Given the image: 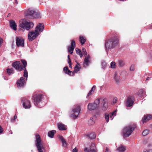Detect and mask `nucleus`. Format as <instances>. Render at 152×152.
Returning <instances> with one entry per match:
<instances>
[{
  "mask_svg": "<svg viewBox=\"0 0 152 152\" xmlns=\"http://www.w3.org/2000/svg\"><path fill=\"white\" fill-rule=\"evenodd\" d=\"M100 106L103 110H106L108 106L107 100L105 98H100L96 99L93 104L89 103L88 105L89 110H92L96 109Z\"/></svg>",
  "mask_w": 152,
  "mask_h": 152,
  "instance_id": "f257e3e1",
  "label": "nucleus"
},
{
  "mask_svg": "<svg viewBox=\"0 0 152 152\" xmlns=\"http://www.w3.org/2000/svg\"><path fill=\"white\" fill-rule=\"evenodd\" d=\"M119 38L118 34L114 33L110 38L105 40V47L107 53L118 45L119 43Z\"/></svg>",
  "mask_w": 152,
  "mask_h": 152,
  "instance_id": "f03ea898",
  "label": "nucleus"
},
{
  "mask_svg": "<svg viewBox=\"0 0 152 152\" xmlns=\"http://www.w3.org/2000/svg\"><path fill=\"white\" fill-rule=\"evenodd\" d=\"M44 29V26L42 23H39L36 27L35 30L29 32L28 38L29 41H32L39 35V32H42Z\"/></svg>",
  "mask_w": 152,
  "mask_h": 152,
  "instance_id": "7ed1b4c3",
  "label": "nucleus"
},
{
  "mask_svg": "<svg viewBox=\"0 0 152 152\" xmlns=\"http://www.w3.org/2000/svg\"><path fill=\"white\" fill-rule=\"evenodd\" d=\"M33 100L35 105L38 107H42L45 105V103L43 100V96L40 93H34L33 96Z\"/></svg>",
  "mask_w": 152,
  "mask_h": 152,
  "instance_id": "20e7f679",
  "label": "nucleus"
},
{
  "mask_svg": "<svg viewBox=\"0 0 152 152\" xmlns=\"http://www.w3.org/2000/svg\"><path fill=\"white\" fill-rule=\"evenodd\" d=\"M33 22H30L26 19H23L20 21L19 26L24 29L29 30L33 28L34 26Z\"/></svg>",
  "mask_w": 152,
  "mask_h": 152,
  "instance_id": "39448f33",
  "label": "nucleus"
},
{
  "mask_svg": "<svg viewBox=\"0 0 152 152\" xmlns=\"http://www.w3.org/2000/svg\"><path fill=\"white\" fill-rule=\"evenodd\" d=\"M135 128V125L133 124L129 125L124 127L122 130V134L124 137H129Z\"/></svg>",
  "mask_w": 152,
  "mask_h": 152,
  "instance_id": "423d86ee",
  "label": "nucleus"
},
{
  "mask_svg": "<svg viewBox=\"0 0 152 152\" xmlns=\"http://www.w3.org/2000/svg\"><path fill=\"white\" fill-rule=\"evenodd\" d=\"M25 15L26 17L31 19L39 18L41 17L39 12H36L31 9L27 10L25 12Z\"/></svg>",
  "mask_w": 152,
  "mask_h": 152,
  "instance_id": "0eeeda50",
  "label": "nucleus"
},
{
  "mask_svg": "<svg viewBox=\"0 0 152 152\" xmlns=\"http://www.w3.org/2000/svg\"><path fill=\"white\" fill-rule=\"evenodd\" d=\"M80 111V108L79 106H75L72 110L70 117L73 119H76L78 117Z\"/></svg>",
  "mask_w": 152,
  "mask_h": 152,
  "instance_id": "6e6552de",
  "label": "nucleus"
},
{
  "mask_svg": "<svg viewBox=\"0 0 152 152\" xmlns=\"http://www.w3.org/2000/svg\"><path fill=\"white\" fill-rule=\"evenodd\" d=\"M36 142L35 145L37 146L38 152H43L42 149L43 147L42 143L39 135L37 134L35 136Z\"/></svg>",
  "mask_w": 152,
  "mask_h": 152,
  "instance_id": "1a4fd4ad",
  "label": "nucleus"
},
{
  "mask_svg": "<svg viewBox=\"0 0 152 152\" xmlns=\"http://www.w3.org/2000/svg\"><path fill=\"white\" fill-rule=\"evenodd\" d=\"M21 102L23 107L25 109H29L31 107L29 101L26 97H23L22 99Z\"/></svg>",
  "mask_w": 152,
  "mask_h": 152,
  "instance_id": "9d476101",
  "label": "nucleus"
},
{
  "mask_svg": "<svg viewBox=\"0 0 152 152\" xmlns=\"http://www.w3.org/2000/svg\"><path fill=\"white\" fill-rule=\"evenodd\" d=\"M117 110H115L114 111L111 113L110 114L106 113L105 114V120L107 123L109 121V118H110L111 120H112L114 117L116 115Z\"/></svg>",
  "mask_w": 152,
  "mask_h": 152,
  "instance_id": "9b49d317",
  "label": "nucleus"
},
{
  "mask_svg": "<svg viewBox=\"0 0 152 152\" xmlns=\"http://www.w3.org/2000/svg\"><path fill=\"white\" fill-rule=\"evenodd\" d=\"M12 65L16 70L20 71L23 69V67L22 65L20 64V62L19 61H15L12 64Z\"/></svg>",
  "mask_w": 152,
  "mask_h": 152,
  "instance_id": "f8f14e48",
  "label": "nucleus"
},
{
  "mask_svg": "<svg viewBox=\"0 0 152 152\" xmlns=\"http://www.w3.org/2000/svg\"><path fill=\"white\" fill-rule=\"evenodd\" d=\"M16 45L18 47L24 46V41L23 39L20 37H16Z\"/></svg>",
  "mask_w": 152,
  "mask_h": 152,
  "instance_id": "ddd939ff",
  "label": "nucleus"
},
{
  "mask_svg": "<svg viewBox=\"0 0 152 152\" xmlns=\"http://www.w3.org/2000/svg\"><path fill=\"white\" fill-rule=\"evenodd\" d=\"M25 83V81L23 78L22 77H21L17 83L18 87L19 88H23Z\"/></svg>",
  "mask_w": 152,
  "mask_h": 152,
  "instance_id": "4468645a",
  "label": "nucleus"
},
{
  "mask_svg": "<svg viewBox=\"0 0 152 152\" xmlns=\"http://www.w3.org/2000/svg\"><path fill=\"white\" fill-rule=\"evenodd\" d=\"M134 103L133 98L132 97H128L125 103L126 106L127 107H132Z\"/></svg>",
  "mask_w": 152,
  "mask_h": 152,
  "instance_id": "2eb2a0df",
  "label": "nucleus"
},
{
  "mask_svg": "<svg viewBox=\"0 0 152 152\" xmlns=\"http://www.w3.org/2000/svg\"><path fill=\"white\" fill-rule=\"evenodd\" d=\"M75 47V41L74 40H71V45L68 47V49L69 52L71 54H72Z\"/></svg>",
  "mask_w": 152,
  "mask_h": 152,
  "instance_id": "dca6fc26",
  "label": "nucleus"
},
{
  "mask_svg": "<svg viewBox=\"0 0 152 152\" xmlns=\"http://www.w3.org/2000/svg\"><path fill=\"white\" fill-rule=\"evenodd\" d=\"M84 152H96L95 144L94 143L92 144L90 148L88 150L87 148H85L84 150Z\"/></svg>",
  "mask_w": 152,
  "mask_h": 152,
  "instance_id": "f3484780",
  "label": "nucleus"
},
{
  "mask_svg": "<svg viewBox=\"0 0 152 152\" xmlns=\"http://www.w3.org/2000/svg\"><path fill=\"white\" fill-rule=\"evenodd\" d=\"M90 58V57L89 55L85 57L83 63V66L85 68H86L88 66L89 63L90 62L89 60Z\"/></svg>",
  "mask_w": 152,
  "mask_h": 152,
  "instance_id": "a211bd4d",
  "label": "nucleus"
},
{
  "mask_svg": "<svg viewBox=\"0 0 152 152\" xmlns=\"http://www.w3.org/2000/svg\"><path fill=\"white\" fill-rule=\"evenodd\" d=\"M152 118V116L150 115H144L142 119V122L143 124L146 123Z\"/></svg>",
  "mask_w": 152,
  "mask_h": 152,
  "instance_id": "6ab92c4d",
  "label": "nucleus"
},
{
  "mask_svg": "<svg viewBox=\"0 0 152 152\" xmlns=\"http://www.w3.org/2000/svg\"><path fill=\"white\" fill-rule=\"evenodd\" d=\"M10 27L13 30L16 31L17 30V25L14 22L13 20H11L10 22Z\"/></svg>",
  "mask_w": 152,
  "mask_h": 152,
  "instance_id": "aec40b11",
  "label": "nucleus"
},
{
  "mask_svg": "<svg viewBox=\"0 0 152 152\" xmlns=\"http://www.w3.org/2000/svg\"><path fill=\"white\" fill-rule=\"evenodd\" d=\"M96 119V116H94L91 117L90 119L88 121V124L89 125H93Z\"/></svg>",
  "mask_w": 152,
  "mask_h": 152,
  "instance_id": "412c9836",
  "label": "nucleus"
},
{
  "mask_svg": "<svg viewBox=\"0 0 152 152\" xmlns=\"http://www.w3.org/2000/svg\"><path fill=\"white\" fill-rule=\"evenodd\" d=\"M63 71L65 73L70 75H73V72L69 70L67 66L64 68Z\"/></svg>",
  "mask_w": 152,
  "mask_h": 152,
  "instance_id": "4be33fe9",
  "label": "nucleus"
},
{
  "mask_svg": "<svg viewBox=\"0 0 152 152\" xmlns=\"http://www.w3.org/2000/svg\"><path fill=\"white\" fill-rule=\"evenodd\" d=\"M58 138L62 143V145L64 147H66L67 145V143L63 137L61 135L58 136Z\"/></svg>",
  "mask_w": 152,
  "mask_h": 152,
  "instance_id": "5701e85b",
  "label": "nucleus"
},
{
  "mask_svg": "<svg viewBox=\"0 0 152 152\" xmlns=\"http://www.w3.org/2000/svg\"><path fill=\"white\" fill-rule=\"evenodd\" d=\"M137 95L138 97L139 98H142L145 96L144 91L142 89H140L137 92Z\"/></svg>",
  "mask_w": 152,
  "mask_h": 152,
  "instance_id": "b1692460",
  "label": "nucleus"
},
{
  "mask_svg": "<svg viewBox=\"0 0 152 152\" xmlns=\"http://www.w3.org/2000/svg\"><path fill=\"white\" fill-rule=\"evenodd\" d=\"M118 152H124L126 150L125 147L122 145H120L117 148Z\"/></svg>",
  "mask_w": 152,
  "mask_h": 152,
  "instance_id": "393cba45",
  "label": "nucleus"
},
{
  "mask_svg": "<svg viewBox=\"0 0 152 152\" xmlns=\"http://www.w3.org/2000/svg\"><path fill=\"white\" fill-rule=\"evenodd\" d=\"M57 126L59 130H64L66 129V126L61 123H58Z\"/></svg>",
  "mask_w": 152,
  "mask_h": 152,
  "instance_id": "a878e982",
  "label": "nucleus"
},
{
  "mask_svg": "<svg viewBox=\"0 0 152 152\" xmlns=\"http://www.w3.org/2000/svg\"><path fill=\"white\" fill-rule=\"evenodd\" d=\"M96 88V86H94L91 88V89L90 90L89 92L88 93L86 96V98H88L91 96V95L93 93L94 90Z\"/></svg>",
  "mask_w": 152,
  "mask_h": 152,
  "instance_id": "bb28decb",
  "label": "nucleus"
},
{
  "mask_svg": "<svg viewBox=\"0 0 152 152\" xmlns=\"http://www.w3.org/2000/svg\"><path fill=\"white\" fill-rule=\"evenodd\" d=\"M81 68L80 65L79 64L77 63V64L75 66L74 68V72H73V73H77L78 71L80 70V69ZM74 74H73V75Z\"/></svg>",
  "mask_w": 152,
  "mask_h": 152,
  "instance_id": "cd10ccee",
  "label": "nucleus"
},
{
  "mask_svg": "<svg viewBox=\"0 0 152 152\" xmlns=\"http://www.w3.org/2000/svg\"><path fill=\"white\" fill-rule=\"evenodd\" d=\"M86 136L91 139H93L95 138L96 135L94 133H92L86 135Z\"/></svg>",
  "mask_w": 152,
  "mask_h": 152,
  "instance_id": "c85d7f7f",
  "label": "nucleus"
},
{
  "mask_svg": "<svg viewBox=\"0 0 152 152\" xmlns=\"http://www.w3.org/2000/svg\"><path fill=\"white\" fill-rule=\"evenodd\" d=\"M56 132V131L54 130L49 131L48 133V137L51 138H53L54 136V134Z\"/></svg>",
  "mask_w": 152,
  "mask_h": 152,
  "instance_id": "c756f323",
  "label": "nucleus"
},
{
  "mask_svg": "<svg viewBox=\"0 0 152 152\" xmlns=\"http://www.w3.org/2000/svg\"><path fill=\"white\" fill-rule=\"evenodd\" d=\"M120 73L116 72L115 74V79L117 83H118L120 80Z\"/></svg>",
  "mask_w": 152,
  "mask_h": 152,
  "instance_id": "7c9ffc66",
  "label": "nucleus"
},
{
  "mask_svg": "<svg viewBox=\"0 0 152 152\" xmlns=\"http://www.w3.org/2000/svg\"><path fill=\"white\" fill-rule=\"evenodd\" d=\"M80 41L82 45H83L86 41V37L83 36H80L79 37Z\"/></svg>",
  "mask_w": 152,
  "mask_h": 152,
  "instance_id": "2f4dec72",
  "label": "nucleus"
},
{
  "mask_svg": "<svg viewBox=\"0 0 152 152\" xmlns=\"http://www.w3.org/2000/svg\"><path fill=\"white\" fill-rule=\"evenodd\" d=\"M118 65L120 67H123L125 64L124 61L121 59H119L118 61Z\"/></svg>",
  "mask_w": 152,
  "mask_h": 152,
  "instance_id": "473e14b6",
  "label": "nucleus"
},
{
  "mask_svg": "<svg viewBox=\"0 0 152 152\" xmlns=\"http://www.w3.org/2000/svg\"><path fill=\"white\" fill-rule=\"evenodd\" d=\"M76 52L77 54H79L81 58L83 57V54L82 53V52L81 50L78 48H76Z\"/></svg>",
  "mask_w": 152,
  "mask_h": 152,
  "instance_id": "72a5a7b5",
  "label": "nucleus"
},
{
  "mask_svg": "<svg viewBox=\"0 0 152 152\" xmlns=\"http://www.w3.org/2000/svg\"><path fill=\"white\" fill-rule=\"evenodd\" d=\"M23 76L24 77H26V79L27 80V78L28 77V72L26 69H25L24 71Z\"/></svg>",
  "mask_w": 152,
  "mask_h": 152,
  "instance_id": "f704fd0d",
  "label": "nucleus"
},
{
  "mask_svg": "<svg viewBox=\"0 0 152 152\" xmlns=\"http://www.w3.org/2000/svg\"><path fill=\"white\" fill-rule=\"evenodd\" d=\"M149 133V131L148 129L144 130L142 132V135L144 136H145L148 134Z\"/></svg>",
  "mask_w": 152,
  "mask_h": 152,
  "instance_id": "c9c22d12",
  "label": "nucleus"
},
{
  "mask_svg": "<svg viewBox=\"0 0 152 152\" xmlns=\"http://www.w3.org/2000/svg\"><path fill=\"white\" fill-rule=\"evenodd\" d=\"M102 68L104 69L107 66V64L104 61H102L101 62Z\"/></svg>",
  "mask_w": 152,
  "mask_h": 152,
  "instance_id": "e433bc0d",
  "label": "nucleus"
},
{
  "mask_svg": "<svg viewBox=\"0 0 152 152\" xmlns=\"http://www.w3.org/2000/svg\"><path fill=\"white\" fill-rule=\"evenodd\" d=\"M116 63L114 62H112L110 63V67L111 68L114 69L116 68Z\"/></svg>",
  "mask_w": 152,
  "mask_h": 152,
  "instance_id": "4c0bfd02",
  "label": "nucleus"
},
{
  "mask_svg": "<svg viewBox=\"0 0 152 152\" xmlns=\"http://www.w3.org/2000/svg\"><path fill=\"white\" fill-rule=\"evenodd\" d=\"M7 72L8 73V74L10 75H11V74H12L14 72H13V70L12 69H7Z\"/></svg>",
  "mask_w": 152,
  "mask_h": 152,
  "instance_id": "58836bf2",
  "label": "nucleus"
},
{
  "mask_svg": "<svg viewBox=\"0 0 152 152\" xmlns=\"http://www.w3.org/2000/svg\"><path fill=\"white\" fill-rule=\"evenodd\" d=\"M22 63L23 64V69L25 67L27 66V62L25 60H21Z\"/></svg>",
  "mask_w": 152,
  "mask_h": 152,
  "instance_id": "ea45409f",
  "label": "nucleus"
},
{
  "mask_svg": "<svg viewBox=\"0 0 152 152\" xmlns=\"http://www.w3.org/2000/svg\"><path fill=\"white\" fill-rule=\"evenodd\" d=\"M82 54L84 55V56L86 55L87 53L86 52V49L85 48H83L82 49Z\"/></svg>",
  "mask_w": 152,
  "mask_h": 152,
  "instance_id": "a19ab883",
  "label": "nucleus"
},
{
  "mask_svg": "<svg viewBox=\"0 0 152 152\" xmlns=\"http://www.w3.org/2000/svg\"><path fill=\"white\" fill-rule=\"evenodd\" d=\"M134 65H132L130 67V70L131 71H133L134 70Z\"/></svg>",
  "mask_w": 152,
  "mask_h": 152,
  "instance_id": "79ce46f5",
  "label": "nucleus"
},
{
  "mask_svg": "<svg viewBox=\"0 0 152 152\" xmlns=\"http://www.w3.org/2000/svg\"><path fill=\"white\" fill-rule=\"evenodd\" d=\"M117 99L116 98H115L113 100L112 103V104H115L117 102Z\"/></svg>",
  "mask_w": 152,
  "mask_h": 152,
  "instance_id": "37998d69",
  "label": "nucleus"
},
{
  "mask_svg": "<svg viewBox=\"0 0 152 152\" xmlns=\"http://www.w3.org/2000/svg\"><path fill=\"white\" fill-rule=\"evenodd\" d=\"M14 4L17 5L18 4V2L17 0H14L13 2Z\"/></svg>",
  "mask_w": 152,
  "mask_h": 152,
  "instance_id": "c03bdc74",
  "label": "nucleus"
},
{
  "mask_svg": "<svg viewBox=\"0 0 152 152\" xmlns=\"http://www.w3.org/2000/svg\"><path fill=\"white\" fill-rule=\"evenodd\" d=\"M72 152H77V149L75 148L73 150Z\"/></svg>",
  "mask_w": 152,
  "mask_h": 152,
  "instance_id": "a18cd8bd",
  "label": "nucleus"
},
{
  "mask_svg": "<svg viewBox=\"0 0 152 152\" xmlns=\"http://www.w3.org/2000/svg\"><path fill=\"white\" fill-rule=\"evenodd\" d=\"M68 63H69V67L70 68H72V64H71V61H70V62H69V61H68Z\"/></svg>",
  "mask_w": 152,
  "mask_h": 152,
  "instance_id": "49530a36",
  "label": "nucleus"
},
{
  "mask_svg": "<svg viewBox=\"0 0 152 152\" xmlns=\"http://www.w3.org/2000/svg\"><path fill=\"white\" fill-rule=\"evenodd\" d=\"M3 129L1 127V126H0V133H1L3 132Z\"/></svg>",
  "mask_w": 152,
  "mask_h": 152,
  "instance_id": "de8ad7c7",
  "label": "nucleus"
},
{
  "mask_svg": "<svg viewBox=\"0 0 152 152\" xmlns=\"http://www.w3.org/2000/svg\"><path fill=\"white\" fill-rule=\"evenodd\" d=\"M15 119L14 118H12L11 119V121L12 122H14L15 121Z\"/></svg>",
  "mask_w": 152,
  "mask_h": 152,
  "instance_id": "09e8293b",
  "label": "nucleus"
},
{
  "mask_svg": "<svg viewBox=\"0 0 152 152\" xmlns=\"http://www.w3.org/2000/svg\"><path fill=\"white\" fill-rule=\"evenodd\" d=\"M67 57H68V61H69L70 62V61H71V60L70 58L69 57V55H68V56Z\"/></svg>",
  "mask_w": 152,
  "mask_h": 152,
  "instance_id": "8fccbe9b",
  "label": "nucleus"
},
{
  "mask_svg": "<svg viewBox=\"0 0 152 152\" xmlns=\"http://www.w3.org/2000/svg\"><path fill=\"white\" fill-rule=\"evenodd\" d=\"M2 39L0 37V46L1 45V43L2 42Z\"/></svg>",
  "mask_w": 152,
  "mask_h": 152,
  "instance_id": "3c124183",
  "label": "nucleus"
},
{
  "mask_svg": "<svg viewBox=\"0 0 152 152\" xmlns=\"http://www.w3.org/2000/svg\"><path fill=\"white\" fill-rule=\"evenodd\" d=\"M14 118H15V119H16L17 118V116L16 115H15L14 117Z\"/></svg>",
  "mask_w": 152,
  "mask_h": 152,
  "instance_id": "603ef678",
  "label": "nucleus"
},
{
  "mask_svg": "<svg viewBox=\"0 0 152 152\" xmlns=\"http://www.w3.org/2000/svg\"><path fill=\"white\" fill-rule=\"evenodd\" d=\"M108 149L107 148H106V151L105 152H108Z\"/></svg>",
  "mask_w": 152,
  "mask_h": 152,
  "instance_id": "864d4df0",
  "label": "nucleus"
},
{
  "mask_svg": "<svg viewBox=\"0 0 152 152\" xmlns=\"http://www.w3.org/2000/svg\"><path fill=\"white\" fill-rule=\"evenodd\" d=\"M144 152H149V151H147L146 150H144Z\"/></svg>",
  "mask_w": 152,
  "mask_h": 152,
  "instance_id": "5fc2aeb1",
  "label": "nucleus"
},
{
  "mask_svg": "<svg viewBox=\"0 0 152 152\" xmlns=\"http://www.w3.org/2000/svg\"><path fill=\"white\" fill-rule=\"evenodd\" d=\"M150 78V77H148L147 78H146V80H148Z\"/></svg>",
  "mask_w": 152,
  "mask_h": 152,
  "instance_id": "6e6d98bb",
  "label": "nucleus"
},
{
  "mask_svg": "<svg viewBox=\"0 0 152 152\" xmlns=\"http://www.w3.org/2000/svg\"><path fill=\"white\" fill-rule=\"evenodd\" d=\"M149 152H152V149H150L149 150Z\"/></svg>",
  "mask_w": 152,
  "mask_h": 152,
  "instance_id": "4d7b16f0",
  "label": "nucleus"
},
{
  "mask_svg": "<svg viewBox=\"0 0 152 152\" xmlns=\"http://www.w3.org/2000/svg\"><path fill=\"white\" fill-rule=\"evenodd\" d=\"M12 132H11V134H12Z\"/></svg>",
  "mask_w": 152,
  "mask_h": 152,
  "instance_id": "13d9d810",
  "label": "nucleus"
}]
</instances>
